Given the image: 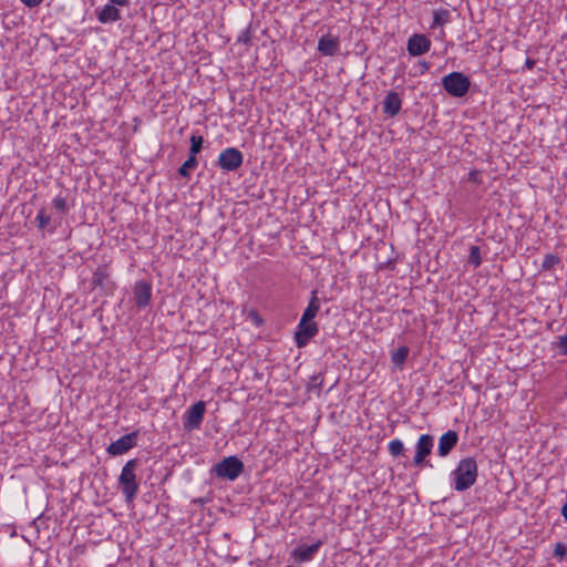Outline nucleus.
Instances as JSON below:
<instances>
[{"label":"nucleus","mask_w":567,"mask_h":567,"mask_svg":"<svg viewBox=\"0 0 567 567\" xmlns=\"http://www.w3.org/2000/svg\"><path fill=\"white\" fill-rule=\"evenodd\" d=\"M451 475L455 491L464 492L471 488L475 484L478 475L476 461L473 457L461 460Z\"/></svg>","instance_id":"1"},{"label":"nucleus","mask_w":567,"mask_h":567,"mask_svg":"<svg viewBox=\"0 0 567 567\" xmlns=\"http://www.w3.org/2000/svg\"><path fill=\"white\" fill-rule=\"evenodd\" d=\"M136 466L137 460L127 461L118 477V484L126 502H132L138 493V483L135 474Z\"/></svg>","instance_id":"2"},{"label":"nucleus","mask_w":567,"mask_h":567,"mask_svg":"<svg viewBox=\"0 0 567 567\" xmlns=\"http://www.w3.org/2000/svg\"><path fill=\"white\" fill-rule=\"evenodd\" d=\"M443 89L453 97H462L467 94L471 81L461 72H451L442 78Z\"/></svg>","instance_id":"3"},{"label":"nucleus","mask_w":567,"mask_h":567,"mask_svg":"<svg viewBox=\"0 0 567 567\" xmlns=\"http://www.w3.org/2000/svg\"><path fill=\"white\" fill-rule=\"evenodd\" d=\"M217 477L235 481L244 472V463L237 456H228L214 466Z\"/></svg>","instance_id":"4"},{"label":"nucleus","mask_w":567,"mask_h":567,"mask_svg":"<svg viewBox=\"0 0 567 567\" xmlns=\"http://www.w3.org/2000/svg\"><path fill=\"white\" fill-rule=\"evenodd\" d=\"M243 153L235 147H227L220 152L217 165L224 172H235L243 165Z\"/></svg>","instance_id":"5"},{"label":"nucleus","mask_w":567,"mask_h":567,"mask_svg":"<svg viewBox=\"0 0 567 567\" xmlns=\"http://www.w3.org/2000/svg\"><path fill=\"white\" fill-rule=\"evenodd\" d=\"M206 412V403L197 401L190 405L184 414L183 426L186 431H193L200 427Z\"/></svg>","instance_id":"6"},{"label":"nucleus","mask_w":567,"mask_h":567,"mask_svg":"<svg viewBox=\"0 0 567 567\" xmlns=\"http://www.w3.org/2000/svg\"><path fill=\"white\" fill-rule=\"evenodd\" d=\"M433 436L430 434H422L415 445V455L413 458V464L417 467L421 466H430L432 464L426 461V457L431 454L433 449Z\"/></svg>","instance_id":"7"},{"label":"nucleus","mask_w":567,"mask_h":567,"mask_svg":"<svg viewBox=\"0 0 567 567\" xmlns=\"http://www.w3.org/2000/svg\"><path fill=\"white\" fill-rule=\"evenodd\" d=\"M91 285L93 289H100L102 292L109 295L112 293L115 284L111 280V275L106 266H99L91 278Z\"/></svg>","instance_id":"8"},{"label":"nucleus","mask_w":567,"mask_h":567,"mask_svg":"<svg viewBox=\"0 0 567 567\" xmlns=\"http://www.w3.org/2000/svg\"><path fill=\"white\" fill-rule=\"evenodd\" d=\"M137 436V431L121 436L109 445L107 453L114 456L126 453L136 445Z\"/></svg>","instance_id":"9"},{"label":"nucleus","mask_w":567,"mask_h":567,"mask_svg":"<svg viewBox=\"0 0 567 567\" xmlns=\"http://www.w3.org/2000/svg\"><path fill=\"white\" fill-rule=\"evenodd\" d=\"M318 324L313 321H305L301 318L298 323V330L295 334L296 343L299 348L305 347L311 338L318 333Z\"/></svg>","instance_id":"10"},{"label":"nucleus","mask_w":567,"mask_h":567,"mask_svg":"<svg viewBox=\"0 0 567 567\" xmlns=\"http://www.w3.org/2000/svg\"><path fill=\"white\" fill-rule=\"evenodd\" d=\"M322 545L323 542L321 539H318L312 545H299L292 550L291 557L296 563L310 561L313 559Z\"/></svg>","instance_id":"11"},{"label":"nucleus","mask_w":567,"mask_h":567,"mask_svg":"<svg viewBox=\"0 0 567 567\" xmlns=\"http://www.w3.org/2000/svg\"><path fill=\"white\" fill-rule=\"evenodd\" d=\"M408 52L412 56H419L430 51L431 41L424 34H413L408 40Z\"/></svg>","instance_id":"12"},{"label":"nucleus","mask_w":567,"mask_h":567,"mask_svg":"<svg viewBox=\"0 0 567 567\" xmlns=\"http://www.w3.org/2000/svg\"><path fill=\"white\" fill-rule=\"evenodd\" d=\"M134 302L138 308H145L150 305L152 298V286L150 282L136 281L133 288Z\"/></svg>","instance_id":"13"},{"label":"nucleus","mask_w":567,"mask_h":567,"mask_svg":"<svg viewBox=\"0 0 567 567\" xmlns=\"http://www.w3.org/2000/svg\"><path fill=\"white\" fill-rule=\"evenodd\" d=\"M95 16L99 22L106 24L121 20V11L112 3L95 9Z\"/></svg>","instance_id":"14"},{"label":"nucleus","mask_w":567,"mask_h":567,"mask_svg":"<svg viewBox=\"0 0 567 567\" xmlns=\"http://www.w3.org/2000/svg\"><path fill=\"white\" fill-rule=\"evenodd\" d=\"M457 442L458 434L453 430H449L447 432L442 434L439 440L437 454L441 457L447 456L451 453V451L456 446Z\"/></svg>","instance_id":"15"},{"label":"nucleus","mask_w":567,"mask_h":567,"mask_svg":"<svg viewBox=\"0 0 567 567\" xmlns=\"http://www.w3.org/2000/svg\"><path fill=\"white\" fill-rule=\"evenodd\" d=\"M340 50V41L336 35L327 34L319 39L318 51L322 55L333 56Z\"/></svg>","instance_id":"16"},{"label":"nucleus","mask_w":567,"mask_h":567,"mask_svg":"<svg viewBox=\"0 0 567 567\" xmlns=\"http://www.w3.org/2000/svg\"><path fill=\"white\" fill-rule=\"evenodd\" d=\"M402 107V100L396 92L390 91L384 97L383 101V112L384 114L393 117L399 114Z\"/></svg>","instance_id":"17"},{"label":"nucleus","mask_w":567,"mask_h":567,"mask_svg":"<svg viewBox=\"0 0 567 567\" xmlns=\"http://www.w3.org/2000/svg\"><path fill=\"white\" fill-rule=\"evenodd\" d=\"M319 309H320V301H319L317 291L313 290L312 293H311L310 301H309V303H308L307 308L305 309V311L302 313V317H301L303 319V322L305 321H312V319L319 312Z\"/></svg>","instance_id":"18"},{"label":"nucleus","mask_w":567,"mask_h":567,"mask_svg":"<svg viewBox=\"0 0 567 567\" xmlns=\"http://www.w3.org/2000/svg\"><path fill=\"white\" fill-rule=\"evenodd\" d=\"M409 355V348L405 346H402L398 348L391 355V361L395 367L401 368L404 362L406 361Z\"/></svg>","instance_id":"19"},{"label":"nucleus","mask_w":567,"mask_h":567,"mask_svg":"<svg viewBox=\"0 0 567 567\" xmlns=\"http://www.w3.org/2000/svg\"><path fill=\"white\" fill-rule=\"evenodd\" d=\"M449 18H450L449 10H446V9L435 10L433 12V23L431 25V29L446 24L449 22Z\"/></svg>","instance_id":"20"},{"label":"nucleus","mask_w":567,"mask_h":567,"mask_svg":"<svg viewBox=\"0 0 567 567\" xmlns=\"http://www.w3.org/2000/svg\"><path fill=\"white\" fill-rule=\"evenodd\" d=\"M322 385H323V375L321 373H318L310 378V381L307 385V391L310 393L316 392L317 394H319L322 389Z\"/></svg>","instance_id":"21"},{"label":"nucleus","mask_w":567,"mask_h":567,"mask_svg":"<svg viewBox=\"0 0 567 567\" xmlns=\"http://www.w3.org/2000/svg\"><path fill=\"white\" fill-rule=\"evenodd\" d=\"M204 138L202 135L193 134L190 136V147H189V156L196 157V155L202 151Z\"/></svg>","instance_id":"22"},{"label":"nucleus","mask_w":567,"mask_h":567,"mask_svg":"<svg viewBox=\"0 0 567 567\" xmlns=\"http://www.w3.org/2000/svg\"><path fill=\"white\" fill-rule=\"evenodd\" d=\"M197 166V159L194 156H189L178 168V174L183 177L189 176V171Z\"/></svg>","instance_id":"23"},{"label":"nucleus","mask_w":567,"mask_h":567,"mask_svg":"<svg viewBox=\"0 0 567 567\" xmlns=\"http://www.w3.org/2000/svg\"><path fill=\"white\" fill-rule=\"evenodd\" d=\"M35 221L40 229H45L51 223V216L47 213L45 208L39 209Z\"/></svg>","instance_id":"24"},{"label":"nucleus","mask_w":567,"mask_h":567,"mask_svg":"<svg viewBox=\"0 0 567 567\" xmlns=\"http://www.w3.org/2000/svg\"><path fill=\"white\" fill-rule=\"evenodd\" d=\"M389 453L393 456V457H398L400 455H403V452H404V444L401 440L399 439H395V440H392L390 443H389Z\"/></svg>","instance_id":"25"},{"label":"nucleus","mask_w":567,"mask_h":567,"mask_svg":"<svg viewBox=\"0 0 567 567\" xmlns=\"http://www.w3.org/2000/svg\"><path fill=\"white\" fill-rule=\"evenodd\" d=\"M468 264H471L474 268H477L482 264L481 250L478 246H471Z\"/></svg>","instance_id":"26"},{"label":"nucleus","mask_w":567,"mask_h":567,"mask_svg":"<svg viewBox=\"0 0 567 567\" xmlns=\"http://www.w3.org/2000/svg\"><path fill=\"white\" fill-rule=\"evenodd\" d=\"M560 261L559 257L556 256V255H553V254H547L545 257H544V260H543V264H542V269L543 270H550L553 269L556 265H558Z\"/></svg>","instance_id":"27"},{"label":"nucleus","mask_w":567,"mask_h":567,"mask_svg":"<svg viewBox=\"0 0 567 567\" xmlns=\"http://www.w3.org/2000/svg\"><path fill=\"white\" fill-rule=\"evenodd\" d=\"M52 205L58 212L62 214L68 213L69 210L68 202L62 196H55L52 200Z\"/></svg>","instance_id":"28"},{"label":"nucleus","mask_w":567,"mask_h":567,"mask_svg":"<svg viewBox=\"0 0 567 567\" xmlns=\"http://www.w3.org/2000/svg\"><path fill=\"white\" fill-rule=\"evenodd\" d=\"M467 181L474 183V184H482V173L477 169H473L468 173Z\"/></svg>","instance_id":"29"},{"label":"nucleus","mask_w":567,"mask_h":567,"mask_svg":"<svg viewBox=\"0 0 567 567\" xmlns=\"http://www.w3.org/2000/svg\"><path fill=\"white\" fill-rule=\"evenodd\" d=\"M554 554L557 557L564 558L567 555V547L563 543H557L555 545Z\"/></svg>","instance_id":"30"},{"label":"nucleus","mask_w":567,"mask_h":567,"mask_svg":"<svg viewBox=\"0 0 567 567\" xmlns=\"http://www.w3.org/2000/svg\"><path fill=\"white\" fill-rule=\"evenodd\" d=\"M238 42L248 44L250 42V30L249 28L241 31L237 39Z\"/></svg>","instance_id":"31"},{"label":"nucleus","mask_w":567,"mask_h":567,"mask_svg":"<svg viewBox=\"0 0 567 567\" xmlns=\"http://www.w3.org/2000/svg\"><path fill=\"white\" fill-rule=\"evenodd\" d=\"M557 346H558L560 352L564 355H567V333L559 337Z\"/></svg>","instance_id":"32"},{"label":"nucleus","mask_w":567,"mask_h":567,"mask_svg":"<svg viewBox=\"0 0 567 567\" xmlns=\"http://www.w3.org/2000/svg\"><path fill=\"white\" fill-rule=\"evenodd\" d=\"M43 0H21L29 8L38 7Z\"/></svg>","instance_id":"33"},{"label":"nucleus","mask_w":567,"mask_h":567,"mask_svg":"<svg viewBox=\"0 0 567 567\" xmlns=\"http://www.w3.org/2000/svg\"><path fill=\"white\" fill-rule=\"evenodd\" d=\"M109 2L114 4L115 7H128L131 3L130 0H110Z\"/></svg>","instance_id":"34"},{"label":"nucleus","mask_w":567,"mask_h":567,"mask_svg":"<svg viewBox=\"0 0 567 567\" xmlns=\"http://www.w3.org/2000/svg\"><path fill=\"white\" fill-rule=\"evenodd\" d=\"M525 65L527 69L532 70L535 66V61L532 59H527Z\"/></svg>","instance_id":"35"},{"label":"nucleus","mask_w":567,"mask_h":567,"mask_svg":"<svg viewBox=\"0 0 567 567\" xmlns=\"http://www.w3.org/2000/svg\"><path fill=\"white\" fill-rule=\"evenodd\" d=\"M561 515L567 520V503L561 507Z\"/></svg>","instance_id":"36"},{"label":"nucleus","mask_w":567,"mask_h":567,"mask_svg":"<svg viewBox=\"0 0 567 567\" xmlns=\"http://www.w3.org/2000/svg\"><path fill=\"white\" fill-rule=\"evenodd\" d=\"M421 66H422V70H423V71H427L430 65H429V63H427V62L423 61V62L421 63Z\"/></svg>","instance_id":"37"},{"label":"nucleus","mask_w":567,"mask_h":567,"mask_svg":"<svg viewBox=\"0 0 567 567\" xmlns=\"http://www.w3.org/2000/svg\"><path fill=\"white\" fill-rule=\"evenodd\" d=\"M194 502H195V503H199V504H203V503H204V501H203L202 498L196 499V501H194Z\"/></svg>","instance_id":"38"},{"label":"nucleus","mask_w":567,"mask_h":567,"mask_svg":"<svg viewBox=\"0 0 567 567\" xmlns=\"http://www.w3.org/2000/svg\"><path fill=\"white\" fill-rule=\"evenodd\" d=\"M565 177H566V181H567V169H566V173H565Z\"/></svg>","instance_id":"39"}]
</instances>
